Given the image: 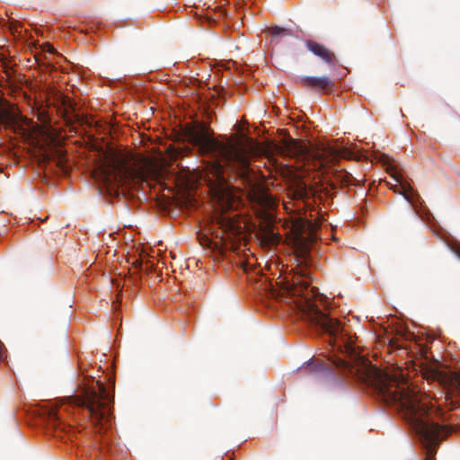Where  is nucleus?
Here are the masks:
<instances>
[{
    "label": "nucleus",
    "instance_id": "obj_1",
    "mask_svg": "<svg viewBox=\"0 0 460 460\" xmlns=\"http://www.w3.org/2000/svg\"><path fill=\"white\" fill-rule=\"evenodd\" d=\"M187 137L203 153H213L214 160L208 162L202 177L209 186L214 202L212 226L207 230L212 237L204 234L200 244L213 250L227 248V242L234 243L245 238L246 234L257 230V236L264 245L278 243L279 237L272 223L275 201L271 195L258 190L250 194L256 221L235 213L241 200L226 183L225 167L235 171L241 177L250 172L249 154L245 148L235 145H224L216 141L208 128L203 126L187 129Z\"/></svg>",
    "mask_w": 460,
    "mask_h": 460
},
{
    "label": "nucleus",
    "instance_id": "obj_2",
    "mask_svg": "<svg viewBox=\"0 0 460 460\" xmlns=\"http://www.w3.org/2000/svg\"><path fill=\"white\" fill-rule=\"evenodd\" d=\"M369 378L382 398L388 403H394L419 435L426 448L425 460H432L436 454L435 447L451 432V428L439 424L438 412L430 409L432 405L429 396L420 393L399 367L385 371L372 367Z\"/></svg>",
    "mask_w": 460,
    "mask_h": 460
},
{
    "label": "nucleus",
    "instance_id": "obj_3",
    "mask_svg": "<svg viewBox=\"0 0 460 460\" xmlns=\"http://www.w3.org/2000/svg\"><path fill=\"white\" fill-rule=\"evenodd\" d=\"M308 276L306 270L299 266L296 274L279 278L276 286L271 288V296L283 298L287 302H293L309 321L321 326L332 336L334 342L340 347L343 346L347 354L356 357L353 341L346 327L318 308L319 304H323L325 297L315 287L310 288L303 279Z\"/></svg>",
    "mask_w": 460,
    "mask_h": 460
},
{
    "label": "nucleus",
    "instance_id": "obj_4",
    "mask_svg": "<svg viewBox=\"0 0 460 460\" xmlns=\"http://www.w3.org/2000/svg\"><path fill=\"white\" fill-rule=\"evenodd\" d=\"M162 172L156 164L145 161L137 165L129 155L113 151L104 155L94 172L96 180L125 190L137 185L144 190V184L152 187V181H159Z\"/></svg>",
    "mask_w": 460,
    "mask_h": 460
},
{
    "label": "nucleus",
    "instance_id": "obj_5",
    "mask_svg": "<svg viewBox=\"0 0 460 460\" xmlns=\"http://www.w3.org/2000/svg\"><path fill=\"white\" fill-rule=\"evenodd\" d=\"M112 396L100 381L84 391L79 400L81 406L86 407L94 425L104 426L109 422L111 412Z\"/></svg>",
    "mask_w": 460,
    "mask_h": 460
},
{
    "label": "nucleus",
    "instance_id": "obj_6",
    "mask_svg": "<svg viewBox=\"0 0 460 460\" xmlns=\"http://www.w3.org/2000/svg\"><path fill=\"white\" fill-rule=\"evenodd\" d=\"M285 145L288 155H305L315 170H325L331 167L339 157L346 156L343 152L331 146H323L309 155L307 147L295 139H290Z\"/></svg>",
    "mask_w": 460,
    "mask_h": 460
},
{
    "label": "nucleus",
    "instance_id": "obj_7",
    "mask_svg": "<svg viewBox=\"0 0 460 460\" xmlns=\"http://www.w3.org/2000/svg\"><path fill=\"white\" fill-rule=\"evenodd\" d=\"M308 227V223L300 217L296 218L291 226V243L296 256L301 264L307 263V256L312 243L315 239L312 233H307Z\"/></svg>",
    "mask_w": 460,
    "mask_h": 460
},
{
    "label": "nucleus",
    "instance_id": "obj_8",
    "mask_svg": "<svg viewBox=\"0 0 460 460\" xmlns=\"http://www.w3.org/2000/svg\"><path fill=\"white\" fill-rule=\"evenodd\" d=\"M392 177L394 183H391V189L398 194H401L405 200L415 207V193L410 183L403 178V176L393 170Z\"/></svg>",
    "mask_w": 460,
    "mask_h": 460
},
{
    "label": "nucleus",
    "instance_id": "obj_9",
    "mask_svg": "<svg viewBox=\"0 0 460 460\" xmlns=\"http://www.w3.org/2000/svg\"><path fill=\"white\" fill-rule=\"evenodd\" d=\"M16 119L17 114L14 109L5 102L0 93V123L9 126L15 123Z\"/></svg>",
    "mask_w": 460,
    "mask_h": 460
},
{
    "label": "nucleus",
    "instance_id": "obj_10",
    "mask_svg": "<svg viewBox=\"0 0 460 460\" xmlns=\"http://www.w3.org/2000/svg\"><path fill=\"white\" fill-rule=\"evenodd\" d=\"M307 48L314 55L322 58L324 61L330 62L332 60V56H331L329 50L326 49L323 46H322L316 42L308 41Z\"/></svg>",
    "mask_w": 460,
    "mask_h": 460
},
{
    "label": "nucleus",
    "instance_id": "obj_11",
    "mask_svg": "<svg viewBox=\"0 0 460 460\" xmlns=\"http://www.w3.org/2000/svg\"><path fill=\"white\" fill-rule=\"evenodd\" d=\"M445 382H447L452 389L460 392V373H450L445 377Z\"/></svg>",
    "mask_w": 460,
    "mask_h": 460
},
{
    "label": "nucleus",
    "instance_id": "obj_12",
    "mask_svg": "<svg viewBox=\"0 0 460 460\" xmlns=\"http://www.w3.org/2000/svg\"><path fill=\"white\" fill-rule=\"evenodd\" d=\"M307 81L311 85H314L316 87H321V88H325V87L329 86L331 84L330 79L326 76H321V77H314L313 76V77L307 78Z\"/></svg>",
    "mask_w": 460,
    "mask_h": 460
},
{
    "label": "nucleus",
    "instance_id": "obj_13",
    "mask_svg": "<svg viewBox=\"0 0 460 460\" xmlns=\"http://www.w3.org/2000/svg\"><path fill=\"white\" fill-rule=\"evenodd\" d=\"M286 30L280 27H274L270 29V32L274 36H279L283 33H285Z\"/></svg>",
    "mask_w": 460,
    "mask_h": 460
},
{
    "label": "nucleus",
    "instance_id": "obj_14",
    "mask_svg": "<svg viewBox=\"0 0 460 460\" xmlns=\"http://www.w3.org/2000/svg\"><path fill=\"white\" fill-rule=\"evenodd\" d=\"M4 358V349L0 346V361Z\"/></svg>",
    "mask_w": 460,
    "mask_h": 460
},
{
    "label": "nucleus",
    "instance_id": "obj_15",
    "mask_svg": "<svg viewBox=\"0 0 460 460\" xmlns=\"http://www.w3.org/2000/svg\"><path fill=\"white\" fill-rule=\"evenodd\" d=\"M336 364L338 366L347 367V363L342 359L339 360V362H336Z\"/></svg>",
    "mask_w": 460,
    "mask_h": 460
},
{
    "label": "nucleus",
    "instance_id": "obj_16",
    "mask_svg": "<svg viewBox=\"0 0 460 460\" xmlns=\"http://www.w3.org/2000/svg\"><path fill=\"white\" fill-rule=\"evenodd\" d=\"M49 51L52 52L53 49L51 47H49Z\"/></svg>",
    "mask_w": 460,
    "mask_h": 460
},
{
    "label": "nucleus",
    "instance_id": "obj_17",
    "mask_svg": "<svg viewBox=\"0 0 460 460\" xmlns=\"http://www.w3.org/2000/svg\"><path fill=\"white\" fill-rule=\"evenodd\" d=\"M25 124L29 126V119H25Z\"/></svg>",
    "mask_w": 460,
    "mask_h": 460
}]
</instances>
